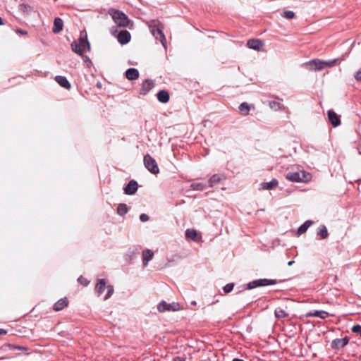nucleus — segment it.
<instances>
[{
    "mask_svg": "<svg viewBox=\"0 0 361 361\" xmlns=\"http://www.w3.org/2000/svg\"><path fill=\"white\" fill-rule=\"evenodd\" d=\"M154 87V82L151 79H145L142 83L140 90V94L146 95Z\"/></svg>",
    "mask_w": 361,
    "mask_h": 361,
    "instance_id": "10",
    "label": "nucleus"
},
{
    "mask_svg": "<svg viewBox=\"0 0 361 361\" xmlns=\"http://www.w3.org/2000/svg\"><path fill=\"white\" fill-rule=\"evenodd\" d=\"M278 283V281L276 279H259L252 281L247 283V287L243 288V289L239 290L237 293H241L243 290L245 289L251 290L258 287H264L267 286L275 285Z\"/></svg>",
    "mask_w": 361,
    "mask_h": 361,
    "instance_id": "4",
    "label": "nucleus"
},
{
    "mask_svg": "<svg viewBox=\"0 0 361 361\" xmlns=\"http://www.w3.org/2000/svg\"><path fill=\"white\" fill-rule=\"evenodd\" d=\"M357 151H358L359 154L361 155V149L358 147Z\"/></svg>",
    "mask_w": 361,
    "mask_h": 361,
    "instance_id": "51",
    "label": "nucleus"
},
{
    "mask_svg": "<svg viewBox=\"0 0 361 361\" xmlns=\"http://www.w3.org/2000/svg\"><path fill=\"white\" fill-rule=\"evenodd\" d=\"M139 71L135 68H129L125 72V76L128 80H135L139 78Z\"/></svg>",
    "mask_w": 361,
    "mask_h": 361,
    "instance_id": "15",
    "label": "nucleus"
},
{
    "mask_svg": "<svg viewBox=\"0 0 361 361\" xmlns=\"http://www.w3.org/2000/svg\"><path fill=\"white\" fill-rule=\"evenodd\" d=\"M197 233V231L194 229H190V228H188L186 231H185V237L187 238H190L191 240H195V238H196Z\"/></svg>",
    "mask_w": 361,
    "mask_h": 361,
    "instance_id": "35",
    "label": "nucleus"
},
{
    "mask_svg": "<svg viewBox=\"0 0 361 361\" xmlns=\"http://www.w3.org/2000/svg\"><path fill=\"white\" fill-rule=\"evenodd\" d=\"M138 186L136 180H130L123 188L124 193L128 195H133L137 191Z\"/></svg>",
    "mask_w": 361,
    "mask_h": 361,
    "instance_id": "9",
    "label": "nucleus"
},
{
    "mask_svg": "<svg viewBox=\"0 0 361 361\" xmlns=\"http://www.w3.org/2000/svg\"><path fill=\"white\" fill-rule=\"evenodd\" d=\"M17 33H19L23 35H25L27 34V32L25 30L18 29V30H17Z\"/></svg>",
    "mask_w": 361,
    "mask_h": 361,
    "instance_id": "46",
    "label": "nucleus"
},
{
    "mask_svg": "<svg viewBox=\"0 0 361 361\" xmlns=\"http://www.w3.org/2000/svg\"><path fill=\"white\" fill-rule=\"evenodd\" d=\"M149 28L152 35L159 40L164 48H166V39L163 32V25L158 20H152L149 23Z\"/></svg>",
    "mask_w": 361,
    "mask_h": 361,
    "instance_id": "2",
    "label": "nucleus"
},
{
    "mask_svg": "<svg viewBox=\"0 0 361 361\" xmlns=\"http://www.w3.org/2000/svg\"><path fill=\"white\" fill-rule=\"evenodd\" d=\"M5 348H7L10 350H23V351H27L29 348L25 345H20L17 344H13V343H6L4 345Z\"/></svg>",
    "mask_w": 361,
    "mask_h": 361,
    "instance_id": "25",
    "label": "nucleus"
},
{
    "mask_svg": "<svg viewBox=\"0 0 361 361\" xmlns=\"http://www.w3.org/2000/svg\"><path fill=\"white\" fill-rule=\"evenodd\" d=\"M279 185V181L276 178H272L269 182H264L261 183V188L263 190H272L276 188Z\"/></svg>",
    "mask_w": 361,
    "mask_h": 361,
    "instance_id": "19",
    "label": "nucleus"
},
{
    "mask_svg": "<svg viewBox=\"0 0 361 361\" xmlns=\"http://www.w3.org/2000/svg\"><path fill=\"white\" fill-rule=\"evenodd\" d=\"M78 281L82 284L83 286H87L90 283V281L83 277L82 276H80L78 279Z\"/></svg>",
    "mask_w": 361,
    "mask_h": 361,
    "instance_id": "41",
    "label": "nucleus"
},
{
    "mask_svg": "<svg viewBox=\"0 0 361 361\" xmlns=\"http://www.w3.org/2000/svg\"><path fill=\"white\" fill-rule=\"evenodd\" d=\"M314 224V221L312 220H307L305 221L302 225L299 226L297 231V234L298 235H300L303 233H305L308 228Z\"/></svg>",
    "mask_w": 361,
    "mask_h": 361,
    "instance_id": "23",
    "label": "nucleus"
},
{
    "mask_svg": "<svg viewBox=\"0 0 361 361\" xmlns=\"http://www.w3.org/2000/svg\"><path fill=\"white\" fill-rule=\"evenodd\" d=\"M226 178L225 176L223 174L216 173L214 174L208 180V185L209 187L212 188L215 185H217L222 180Z\"/></svg>",
    "mask_w": 361,
    "mask_h": 361,
    "instance_id": "16",
    "label": "nucleus"
},
{
    "mask_svg": "<svg viewBox=\"0 0 361 361\" xmlns=\"http://www.w3.org/2000/svg\"><path fill=\"white\" fill-rule=\"evenodd\" d=\"M247 46L253 50L260 51L263 47V42L259 39H250L247 42Z\"/></svg>",
    "mask_w": 361,
    "mask_h": 361,
    "instance_id": "14",
    "label": "nucleus"
},
{
    "mask_svg": "<svg viewBox=\"0 0 361 361\" xmlns=\"http://www.w3.org/2000/svg\"><path fill=\"white\" fill-rule=\"evenodd\" d=\"M18 8L25 15H29L33 11V7L24 3L19 4Z\"/></svg>",
    "mask_w": 361,
    "mask_h": 361,
    "instance_id": "27",
    "label": "nucleus"
},
{
    "mask_svg": "<svg viewBox=\"0 0 361 361\" xmlns=\"http://www.w3.org/2000/svg\"><path fill=\"white\" fill-rule=\"evenodd\" d=\"M354 78L357 81L361 82V68L355 73Z\"/></svg>",
    "mask_w": 361,
    "mask_h": 361,
    "instance_id": "42",
    "label": "nucleus"
},
{
    "mask_svg": "<svg viewBox=\"0 0 361 361\" xmlns=\"http://www.w3.org/2000/svg\"><path fill=\"white\" fill-rule=\"evenodd\" d=\"M106 288V280L104 279H101L97 281V283L95 286V291L99 296L104 293Z\"/></svg>",
    "mask_w": 361,
    "mask_h": 361,
    "instance_id": "21",
    "label": "nucleus"
},
{
    "mask_svg": "<svg viewBox=\"0 0 361 361\" xmlns=\"http://www.w3.org/2000/svg\"><path fill=\"white\" fill-rule=\"evenodd\" d=\"M344 59L343 57H341V58H336V59H331V60H327V61H324V68L326 67H329V68H331V67H334V66H336L337 61H343Z\"/></svg>",
    "mask_w": 361,
    "mask_h": 361,
    "instance_id": "33",
    "label": "nucleus"
},
{
    "mask_svg": "<svg viewBox=\"0 0 361 361\" xmlns=\"http://www.w3.org/2000/svg\"><path fill=\"white\" fill-rule=\"evenodd\" d=\"M117 38H118V42L121 44L124 45V44H128L130 41L131 35H130V33L128 30H123L118 32Z\"/></svg>",
    "mask_w": 361,
    "mask_h": 361,
    "instance_id": "11",
    "label": "nucleus"
},
{
    "mask_svg": "<svg viewBox=\"0 0 361 361\" xmlns=\"http://www.w3.org/2000/svg\"><path fill=\"white\" fill-rule=\"evenodd\" d=\"M191 304H192V305H196V302H195V301H192V302H191Z\"/></svg>",
    "mask_w": 361,
    "mask_h": 361,
    "instance_id": "52",
    "label": "nucleus"
},
{
    "mask_svg": "<svg viewBox=\"0 0 361 361\" xmlns=\"http://www.w3.org/2000/svg\"><path fill=\"white\" fill-rule=\"evenodd\" d=\"M324 60L314 59L309 61L303 63L302 66L309 71H317L324 68Z\"/></svg>",
    "mask_w": 361,
    "mask_h": 361,
    "instance_id": "7",
    "label": "nucleus"
},
{
    "mask_svg": "<svg viewBox=\"0 0 361 361\" xmlns=\"http://www.w3.org/2000/svg\"><path fill=\"white\" fill-rule=\"evenodd\" d=\"M132 255L130 256L129 261L131 262L133 260V255H138L140 253V250L137 248H135L134 250L131 252Z\"/></svg>",
    "mask_w": 361,
    "mask_h": 361,
    "instance_id": "44",
    "label": "nucleus"
},
{
    "mask_svg": "<svg viewBox=\"0 0 361 361\" xmlns=\"http://www.w3.org/2000/svg\"><path fill=\"white\" fill-rule=\"evenodd\" d=\"M154 252L149 249H146L142 251V264L144 267H147L148 262L152 259Z\"/></svg>",
    "mask_w": 361,
    "mask_h": 361,
    "instance_id": "18",
    "label": "nucleus"
},
{
    "mask_svg": "<svg viewBox=\"0 0 361 361\" xmlns=\"http://www.w3.org/2000/svg\"><path fill=\"white\" fill-rule=\"evenodd\" d=\"M351 331L361 337V325L355 324L351 328Z\"/></svg>",
    "mask_w": 361,
    "mask_h": 361,
    "instance_id": "39",
    "label": "nucleus"
},
{
    "mask_svg": "<svg viewBox=\"0 0 361 361\" xmlns=\"http://www.w3.org/2000/svg\"><path fill=\"white\" fill-rule=\"evenodd\" d=\"M238 110L243 116H247L250 110V106L247 102H244L240 104Z\"/></svg>",
    "mask_w": 361,
    "mask_h": 361,
    "instance_id": "28",
    "label": "nucleus"
},
{
    "mask_svg": "<svg viewBox=\"0 0 361 361\" xmlns=\"http://www.w3.org/2000/svg\"><path fill=\"white\" fill-rule=\"evenodd\" d=\"M327 114L329 121L334 127H337L341 124L340 116L338 115L335 111L333 110H329Z\"/></svg>",
    "mask_w": 361,
    "mask_h": 361,
    "instance_id": "13",
    "label": "nucleus"
},
{
    "mask_svg": "<svg viewBox=\"0 0 361 361\" xmlns=\"http://www.w3.org/2000/svg\"><path fill=\"white\" fill-rule=\"evenodd\" d=\"M109 13L118 27H128L130 20L125 13L118 9L111 8L109 11Z\"/></svg>",
    "mask_w": 361,
    "mask_h": 361,
    "instance_id": "3",
    "label": "nucleus"
},
{
    "mask_svg": "<svg viewBox=\"0 0 361 361\" xmlns=\"http://www.w3.org/2000/svg\"><path fill=\"white\" fill-rule=\"evenodd\" d=\"M317 235L320 236L322 239H326L329 236L328 231L325 225H321L317 231Z\"/></svg>",
    "mask_w": 361,
    "mask_h": 361,
    "instance_id": "26",
    "label": "nucleus"
},
{
    "mask_svg": "<svg viewBox=\"0 0 361 361\" xmlns=\"http://www.w3.org/2000/svg\"><path fill=\"white\" fill-rule=\"evenodd\" d=\"M68 87H69V89L71 87V85L70 82H69Z\"/></svg>",
    "mask_w": 361,
    "mask_h": 361,
    "instance_id": "54",
    "label": "nucleus"
},
{
    "mask_svg": "<svg viewBox=\"0 0 361 361\" xmlns=\"http://www.w3.org/2000/svg\"><path fill=\"white\" fill-rule=\"evenodd\" d=\"M71 49L73 52L80 56L83 60V62L86 64L88 68H90L92 63L89 56L84 55L85 49L87 51H90L91 46L87 39V34L85 30L81 31L80 37L78 39L74 40L71 44Z\"/></svg>",
    "mask_w": 361,
    "mask_h": 361,
    "instance_id": "1",
    "label": "nucleus"
},
{
    "mask_svg": "<svg viewBox=\"0 0 361 361\" xmlns=\"http://www.w3.org/2000/svg\"><path fill=\"white\" fill-rule=\"evenodd\" d=\"M281 16L287 19H293L295 17V14L293 11H285L281 14Z\"/></svg>",
    "mask_w": 361,
    "mask_h": 361,
    "instance_id": "38",
    "label": "nucleus"
},
{
    "mask_svg": "<svg viewBox=\"0 0 361 361\" xmlns=\"http://www.w3.org/2000/svg\"><path fill=\"white\" fill-rule=\"evenodd\" d=\"M276 98L280 101H282V99L279 98V97H276Z\"/></svg>",
    "mask_w": 361,
    "mask_h": 361,
    "instance_id": "53",
    "label": "nucleus"
},
{
    "mask_svg": "<svg viewBox=\"0 0 361 361\" xmlns=\"http://www.w3.org/2000/svg\"><path fill=\"white\" fill-rule=\"evenodd\" d=\"M268 104L269 106L274 111L282 110L284 108L283 105L280 102L277 101H269Z\"/></svg>",
    "mask_w": 361,
    "mask_h": 361,
    "instance_id": "31",
    "label": "nucleus"
},
{
    "mask_svg": "<svg viewBox=\"0 0 361 361\" xmlns=\"http://www.w3.org/2000/svg\"><path fill=\"white\" fill-rule=\"evenodd\" d=\"M181 309L178 302H173L172 303H167L165 300H161L157 305V310L160 312H176Z\"/></svg>",
    "mask_w": 361,
    "mask_h": 361,
    "instance_id": "6",
    "label": "nucleus"
},
{
    "mask_svg": "<svg viewBox=\"0 0 361 361\" xmlns=\"http://www.w3.org/2000/svg\"><path fill=\"white\" fill-rule=\"evenodd\" d=\"M106 289H107V293H106L104 298V300H108L109 298L111 297V295H113L114 293V286L112 285H108L106 286Z\"/></svg>",
    "mask_w": 361,
    "mask_h": 361,
    "instance_id": "36",
    "label": "nucleus"
},
{
    "mask_svg": "<svg viewBox=\"0 0 361 361\" xmlns=\"http://www.w3.org/2000/svg\"><path fill=\"white\" fill-rule=\"evenodd\" d=\"M286 178L291 182H295V183L302 182V179L300 178V172H288L286 173Z\"/></svg>",
    "mask_w": 361,
    "mask_h": 361,
    "instance_id": "20",
    "label": "nucleus"
},
{
    "mask_svg": "<svg viewBox=\"0 0 361 361\" xmlns=\"http://www.w3.org/2000/svg\"><path fill=\"white\" fill-rule=\"evenodd\" d=\"M300 178L302 179V182H307L310 178V173L305 172V171H301L300 172Z\"/></svg>",
    "mask_w": 361,
    "mask_h": 361,
    "instance_id": "40",
    "label": "nucleus"
},
{
    "mask_svg": "<svg viewBox=\"0 0 361 361\" xmlns=\"http://www.w3.org/2000/svg\"><path fill=\"white\" fill-rule=\"evenodd\" d=\"M191 188L194 190L202 191L206 188V185L202 183H193Z\"/></svg>",
    "mask_w": 361,
    "mask_h": 361,
    "instance_id": "34",
    "label": "nucleus"
},
{
    "mask_svg": "<svg viewBox=\"0 0 361 361\" xmlns=\"http://www.w3.org/2000/svg\"><path fill=\"white\" fill-rule=\"evenodd\" d=\"M63 23L60 18H56L54 22L52 31L54 33H59L63 29Z\"/></svg>",
    "mask_w": 361,
    "mask_h": 361,
    "instance_id": "24",
    "label": "nucleus"
},
{
    "mask_svg": "<svg viewBox=\"0 0 361 361\" xmlns=\"http://www.w3.org/2000/svg\"><path fill=\"white\" fill-rule=\"evenodd\" d=\"M7 334V331L3 329H0V335H5Z\"/></svg>",
    "mask_w": 361,
    "mask_h": 361,
    "instance_id": "47",
    "label": "nucleus"
},
{
    "mask_svg": "<svg viewBox=\"0 0 361 361\" xmlns=\"http://www.w3.org/2000/svg\"><path fill=\"white\" fill-rule=\"evenodd\" d=\"M274 315L277 319H283L288 316V314L281 307H278L274 310Z\"/></svg>",
    "mask_w": 361,
    "mask_h": 361,
    "instance_id": "29",
    "label": "nucleus"
},
{
    "mask_svg": "<svg viewBox=\"0 0 361 361\" xmlns=\"http://www.w3.org/2000/svg\"><path fill=\"white\" fill-rule=\"evenodd\" d=\"M68 305V300L67 298L65 297L59 300L56 302L54 303L53 306V309L54 311H60L63 310L65 307Z\"/></svg>",
    "mask_w": 361,
    "mask_h": 361,
    "instance_id": "22",
    "label": "nucleus"
},
{
    "mask_svg": "<svg viewBox=\"0 0 361 361\" xmlns=\"http://www.w3.org/2000/svg\"><path fill=\"white\" fill-rule=\"evenodd\" d=\"M234 286H235L234 283H228L226 284L223 287V290H224V294H228V293H231L233 290Z\"/></svg>",
    "mask_w": 361,
    "mask_h": 361,
    "instance_id": "37",
    "label": "nucleus"
},
{
    "mask_svg": "<svg viewBox=\"0 0 361 361\" xmlns=\"http://www.w3.org/2000/svg\"><path fill=\"white\" fill-rule=\"evenodd\" d=\"M55 81L61 87L68 89V79L66 77L57 75L55 77Z\"/></svg>",
    "mask_w": 361,
    "mask_h": 361,
    "instance_id": "30",
    "label": "nucleus"
},
{
    "mask_svg": "<svg viewBox=\"0 0 361 361\" xmlns=\"http://www.w3.org/2000/svg\"><path fill=\"white\" fill-rule=\"evenodd\" d=\"M157 97L159 102L166 104L170 99V94L167 90H159L157 94Z\"/></svg>",
    "mask_w": 361,
    "mask_h": 361,
    "instance_id": "17",
    "label": "nucleus"
},
{
    "mask_svg": "<svg viewBox=\"0 0 361 361\" xmlns=\"http://www.w3.org/2000/svg\"><path fill=\"white\" fill-rule=\"evenodd\" d=\"M128 212V208L126 204L121 203L118 205L117 207V214L119 216H123L126 215Z\"/></svg>",
    "mask_w": 361,
    "mask_h": 361,
    "instance_id": "32",
    "label": "nucleus"
},
{
    "mask_svg": "<svg viewBox=\"0 0 361 361\" xmlns=\"http://www.w3.org/2000/svg\"><path fill=\"white\" fill-rule=\"evenodd\" d=\"M173 361H185V357L183 356H176L173 358Z\"/></svg>",
    "mask_w": 361,
    "mask_h": 361,
    "instance_id": "45",
    "label": "nucleus"
},
{
    "mask_svg": "<svg viewBox=\"0 0 361 361\" xmlns=\"http://www.w3.org/2000/svg\"><path fill=\"white\" fill-rule=\"evenodd\" d=\"M349 341L350 338L348 336H345L343 338H335L331 343V348L335 351H338L346 346Z\"/></svg>",
    "mask_w": 361,
    "mask_h": 361,
    "instance_id": "8",
    "label": "nucleus"
},
{
    "mask_svg": "<svg viewBox=\"0 0 361 361\" xmlns=\"http://www.w3.org/2000/svg\"><path fill=\"white\" fill-rule=\"evenodd\" d=\"M330 315V314L324 310H314L310 311L305 314V317H318L322 319H326Z\"/></svg>",
    "mask_w": 361,
    "mask_h": 361,
    "instance_id": "12",
    "label": "nucleus"
},
{
    "mask_svg": "<svg viewBox=\"0 0 361 361\" xmlns=\"http://www.w3.org/2000/svg\"><path fill=\"white\" fill-rule=\"evenodd\" d=\"M4 25V22L3 20V19L0 17V25Z\"/></svg>",
    "mask_w": 361,
    "mask_h": 361,
    "instance_id": "48",
    "label": "nucleus"
},
{
    "mask_svg": "<svg viewBox=\"0 0 361 361\" xmlns=\"http://www.w3.org/2000/svg\"><path fill=\"white\" fill-rule=\"evenodd\" d=\"M293 263H294V261H289V262H288V266H291Z\"/></svg>",
    "mask_w": 361,
    "mask_h": 361,
    "instance_id": "50",
    "label": "nucleus"
},
{
    "mask_svg": "<svg viewBox=\"0 0 361 361\" xmlns=\"http://www.w3.org/2000/svg\"><path fill=\"white\" fill-rule=\"evenodd\" d=\"M232 361H244V360L242 359H239V358H234V359H233Z\"/></svg>",
    "mask_w": 361,
    "mask_h": 361,
    "instance_id": "49",
    "label": "nucleus"
},
{
    "mask_svg": "<svg viewBox=\"0 0 361 361\" xmlns=\"http://www.w3.org/2000/svg\"><path fill=\"white\" fill-rule=\"evenodd\" d=\"M143 162L145 167L152 174L157 175L159 173V169L156 160L149 154L144 156Z\"/></svg>",
    "mask_w": 361,
    "mask_h": 361,
    "instance_id": "5",
    "label": "nucleus"
},
{
    "mask_svg": "<svg viewBox=\"0 0 361 361\" xmlns=\"http://www.w3.org/2000/svg\"><path fill=\"white\" fill-rule=\"evenodd\" d=\"M149 219V217L147 214H141L140 215V221L142 222H146Z\"/></svg>",
    "mask_w": 361,
    "mask_h": 361,
    "instance_id": "43",
    "label": "nucleus"
}]
</instances>
